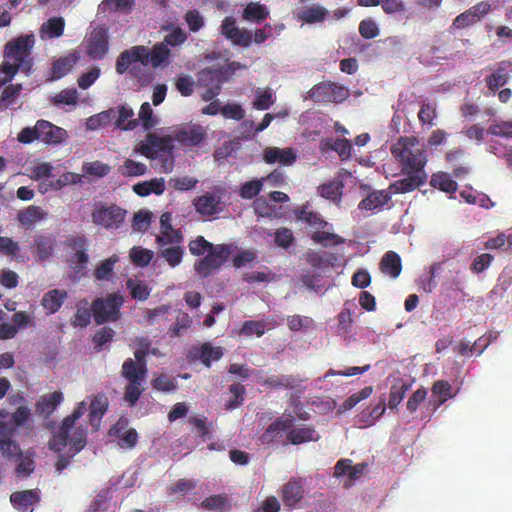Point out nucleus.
I'll use <instances>...</instances> for the list:
<instances>
[{
  "mask_svg": "<svg viewBox=\"0 0 512 512\" xmlns=\"http://www.w3.org/2000/svg\"><path fill=\"white\" fill-rule=\"evenodd\" d=\"M187 40V34L180 27H174L173 31L165 36L162 42L155 43L152 48L145 45H134L125 49L116 59V73L125 74L127 71L142 85L152 80V74L143 72L135 62L143 66L151 65L152 68L164 67L171 63V49L169 46H178Z\"/></svg>",
  "mask_w": 512,
  "mask_h": 512,
  "instance_id": "nucleus-1",
  "label": "nucleus"
},
{
  "mask_svg": "<svg viewBox=\"0 0 512 512\" xmlns=\"http://www.w3.org/2000/svg\"><path fill=\"white\" fill-rule=\"evenodd\" d=\"M391 153L398 162L401 173L406 176L390 184L392 193H410L427 182L425 166L428 155L416 137L401 136L392 144Z\"/></svg>",
  "mask_w": 512,
  "mask_h": 512,
  "instance_id": "nucleus-2",
  "label": "nucleus"
},
{
  "mask_svg": "<svg viewBox=\"0 0 512 512\" xmlns=\"http://www.w3.org/2000/svg\"><path fill=\"white\" fill-rule=\"evenodd\" d=\"M137 152L152 159L154 167L160 173H171L174 167L173 136L160 137L153 133L147 135L137 146Z\"/></svg>",
  "mask_w": 512,
  "mask_h": 512,
  "instance_id": "nucleus-3",
  "label": "nucleus"
},
{
  "mask_svg": "<svg viewBox=\"0 0 512 512\" xmlns=\"http://www.w3.org/2000/svg\"><path fill=\"white\" fill-rule=\"evenodd\" d=\"M86 412V404L80 402L70 415L62 420V425L53 435L49 448L55 446H71L72 448H84L86 445L87 430L77 422Z\"/></svg>",
  "mask_w": 512,
  "mask_h": 512,
  "instance_id": "nucleus-4",
  "label": "nucleus"
},
{
  "mask_svg": "<svg viewBox=\"0 0 512 512\" xmlns=\"http://www.w3.org/2000/svg\"><path fill=\"white\" fill-rule=\"evenodd\" d=\"M220 33L235 46L249 47L253 42L257 45L263 44L272 36V25L265 23L252 33L247 28H240L233 17H226L221 26Z\"/></svg>",
  "mask_w": 512,
  "mask_h": 512,
  "instance_id": "nucleus-5",
  "label": "nucleus"
},
{
  "mask_svg": "<svg viewBox=\"0 0 512 512\" xmlns=\"http://www.w3.org/2000/svg\"><path fill=\"white\" fill-rule=\"evenodd\" d=\"M35 42V36L28 34L12 39L4 45V57L17 62L25 75H30L32 71V50Z\"/></svg>",
  "mask_w": 512,
  "mask_h": 512,
  "instance_id": "nucleus-6",
  "label": "nucleus"
},
{
  "mask_svg": "<svg viewBox=\"0 0 512 512\" xmlns=\"http://www.w3.org/2000/svg\"><path fill=\"white\" fill-rule=\"evenodd\" d=\"M123 303V296L117 293H109L105 297L96 298L91 305L96 324L104 325L106 322L117 321L121 316L120 309Z\"/></svg>",
  "mask_w": 512,
  "mask_h": 512,
  "instance_id": "nucleus-7",
  "label": "nucleus"
},
{
  "mask_svg": "<svg viewBox=\"0 0 512 512\" xmlns=\"http://www.w3.org/2000/svg\"><path fill=\"white\" fill-rule=\"evenodd\" d=\"M9 413L6 410L0 411V448H18L12 437L15 429L22 427L30 417V410L20 406L10 417V425L7 423Z\"/></svg>",
  "mask_w": 512,
  "mask_h": 512,
  "instance_id": "nucleus-8",
  "label": "nucleus"
},
{
  "mask_svg": "<svg viewBox=\"0 0 512 512\" xmlns=\"http://www.w3.org/2000/svg\"><path fill=\"white\" fill-rule=\"evenodd\" d=\"M231 254V246L226 243L216 244L208 255L195 261L194 271L201 278H207L218 271Z\"/></svg>",
  "mask_w": 512,
  "mask_h": 512,
  "instance_id": "nucleus-9",
  "label": "nucleus"
},
{
  "mask_svg": "<svg viewBox=\"0 0 512 512\" xmlns=\"http://www.w3.org/2000/svg\"><path fill=\"white\" fill-rule=\"evenodd\" d=\"M349 96L348 87L332 81L319 82L308 92V98L318 103H340Z\"/></svg>",
  "mask_w": 512,
  "mask_h": 512,
  "instance_id": "nucleus-10",
  "label": "nucleus"
},
{
  "mask_svg": "<svg viewBox=\"0 0 512 512\" xmlns=\"http://www.w3.org/2000/svg\"><path fill=\"white\" fill-rule=\"evenodd\" d=\"M227 190L223 186H215L212 193L207 192L193 199V206L196 212L202 216H213L223 212V197Z\"/></svg>",
  "mask_w": 512,
  "mask_h": 512,
  "instance_id": "nucleus-11",
  "label": "nucleus"
},
{
  "mask_svg": "<svg viewBox=\"0 0 512 512\" xmlns=\"http://www.w3.org/2000/svg\"><path fill=\"white\" fill-rule=\"evenodd\" d=\"M126 211L116 204L99 203L92 212V220L95 224L105 229H117L125 220Z\"/></svg>",
  "mask_w": 512,
  "mask_h": 512,
  "instance_id": "nucleus-12",
  "label": "nucleus"
},
{
  "mask_svg": "<svg viewBox=\"0 0 512 512\" xmlns=\"http://www.w3.org/2000/svg\"><path fill=\"white\" fill-rule=\"evenodd\" d=\"M207 136L206 127L198 123L180 125L172 132L173 140L184 147L198 146L207 139Z\"/></svg>",
  "mask_w": 512,
  "mask_h": 512,
  "instance_id": "nucleus-13",
  "label": "nucleus"
},
{
  "mask_svg": "<svg viewBox=\"0 0 512 512\" xmlns=\"http://www.w3.org/2000/svg\"><path fill=\"white\" fill-rule=\"evenodd\" d=\"M109 49L107 29L98 27L93 30L87 40V55L92 59H102Z\"/></svg>",
  "mask_w": 512,
  "mask_h": 512,
  "instance_id": "nucleus-14",
  "label": "nucleus"
},
{
  "mask_svg": "<svg viewBox=\"0 0 512 512\" xmlns=\"http://www.w3.org/2000/svg\"><path fill=\"white\" fill-rule=\"evenodd\" d=\"M304 496V483L301 478H289L281 488V498L284 506L295 508Z\"/></svg>",
  "mask_w": 512,
  "mask_h": 512,
  "instance_id": "nucleus-15",
  "label": "nucleus"
},
{
  "mask_svg": "<svg viewBox=\"0 0 512 512\" xmlns=\"http://www.w3.org/2000/svg\"><path fill=\"white\" fill-rule=\"evenodd\" d=\"M37 129L39 131V140L47 144L62 143L67 137V132L64 128L47 120H38Z\"/></svg>",
  "mask_w": 512,
  "mask_h": 512,
  "instance_id": "nucleus-16",
  "label": "nucleus"
},
{
  "mask_svg": "<svg viewBox=\"0 0 512 512\" xmlns=\"http://www.w3.org/2000/svg\"><path fill=\"white\" fill-rule=\"evenodd\" d=\"M223 355L224 349L222 347H214L210 342H204L202 345L191 349L189 358L200 360L203 365L210 367L212 361L221 359Z\"/></svg>",
  "mask_w": 512,
  "mask_h": 512,
  "instance_id": "nucleus-17",
  "label": "nucleus"
},
{
  "mask_svg": "<svg viewBox=\"0 0 512 512\" xmlns=\"http://www.w3.org/2000/svg\"><path fill=\"white\" fill-rule=\"evenodd\" d=\"M512 63L508 60L496 64L491 74L485 77L484 81L489 91L495 93L500 87H503L509 80V71Z\"/></svg>",
  "mask_w": 512,
  "mask_h": 512,
  "instance_id": "nucleus-18",
  "label": "nucleus"
},
{
  "mask_svg": "<svg viewBox=\"0 0 512 512\" xmlns=\"http://www.w3.org/2000/svg\"><path fill=\"white\" fill-rule=\"evenodd\" d=\"M161 235L156 237V242L160 245L180 243L183 235L179 230H175L171 225V213L165 212L160 217Z\"/></svg>",
  "mask_w": 512,
  "mask_h": 512,
  "instance_id": "nucleus-19",
  "label": "nucleus"
},
{
  "mask_svg": "<svg viewBox=\"0 0 512 512\" xmlns=\"http://www.w3.org/2000/svg\"><path fill=\"white\" fill-rule=\"evenodd\" d=\"M294 424V417H278L272 422L261 436L262 444H270L276 438L282 436V432L288 431Z\"/></svg>",
  "mask_w": 512,
  "mask_h": 512,
  "instance_id": "nucleus-20",
  "label": "nucleus"
},
{
  "mask_svg": "<svg viewBox=\"0 0 512 512\" xmlns=\"http://www.w3.org/2000/svg\"><path fill=\"white\" fill-rule=\"evenodd\" d=\"M110 436L119 439L120 443L129 448L135 447L137 443V432L134 428L128 427V420L119 418L109 431Z\"/></svg>",
  "mask_w": 512,
  "mask_h": 512,
  "instance_id": "nucleus-21",
  "label": "nucleus"
},
{
  "mask_svg": "<svg viewBox=\"0 0 512 512\" xmlns=\"http://www.w3.org/2000/svg\"><path fill=\"white\" fill-rule=\"evenodd\" d=\"M390 188L388 190L374 191L358 203V209L364 211L381 210L392 198Z\"/></svg>",
  "mask_w": 512,
  "mask_h": 512,
  "instance_id": "nucleus-22",
  "label": "nucleus"
},
{
  "mask_svg": "<svg viewBox=\"0 0 512 512\" xmlns=\"http://www.w3.org/2000/svg\"><path fill=\"white\" fill-rule=\"evenodd\" d=\"M147 372V364L139 365L130 357L124 360L121 368V375L128 380V383L132 384H141L145 380Z\"/></svg>",
  "mask_w": 512,
  "mask_h": 512,
  "instance_id": "nucleus-23",
  "label": "nucleus"
},
{
  "mask_svg": "<svg viewBox=\"0 0 512 512\" xmlns=\"http://www.w3.org/2000/svg\"><path fill=\"white\" fill-rule=\"evenodd\" d=\"M221 70H201L199 73V82L206 83L209 80L217 81L214 85L209 86L202 94V99L206 102L215 100L214 98L220 94L221 91Z\"/></svg>",
  "mask_w": 512,
  "mask_h": 512,
  "instance_id": "nucleus-24",
  "label": "nucleus"
},
{
  "mask_svg": "<svg viewBox=\"0 0 512 512\" xmlns=\"http://www.w3.org/2000/svg\"><path fill=\"white\" fill-rule=\"evenodd\" d=\"M79 61L77 52L70 53L53 61L51 67V80H58L72 71V68Z\"/></svg>",
  "mask_w": 512,
  "mask_h": 512,
  "instance_id": "nucleus-25",
  "label": "nucleus"
},
{
  "mask_svg": "<svg viewBox=\"0 0 512 512\" xmlns=\"http://www.w3.org/2000/svg\"><path fill=\"white\" fill-rule=\"evenodd\" d=\"M319 434L312 427L301 425L292 427L287 433V441L292 445H301L307 442H317Z\"/></svg>",
  "mask_w": 512,
  "mask_h": 512,
  "instance_id": "nucleus-26",
  "label": "nucleus"
},
{
  "mask_svg": "<svg viewBox=\"0 0 512 512\" xmlns=\"http://www.w3.org/2000/svg\"><path fill=\"white\" fill-rule=\"evenodd\" d=\"M297 155L293 148H265L264 160L268 164L280 162L283 165H290L296 161Z\"/></svg>",
  "mask_w": 512,
  "mask_h": 512,
  "instance_id": "nucleus-27",
  "label": "nucleus"
},
{
  "mask_svg": "<svg viewBox=\"0 0 512 512\" xmlns=\"http://www.w3.org/2000/svg\"><path fill=\"white\" fill-rule=\"evenodd\" d=\"M114 124L120 131H132L138 125V119H134V111L127 105H118Z\"/></svg>",
  "mask_w": 512,
  "mask_h": 512,
  "instance_id": "nucleus-28",
  "label": "nucleus"
},
{
  "mask_svg": "<svg viewBox=\"0 0 512 512\" xmlns=\"http://www.w3.org/2000/svg\"><path fill=\"white\" fill-rule=\"evenodd\" d=\"M379 269L383 274L397 278L402 271L400 256L393 251L386 252L380 260Z\"/></svg>",
  "mask_w": 512,
  "mask_h": 512,
  "instance_id": "nucleus-29",
  "label": "nucleus"
},
{
  "mask_svg": "<svg viewBox=\"0 0 512 512\" xmlns=\"http://www.w3.org/2000/svg\"><path fill=\"white\" fill-rule=\"evenodd\" d=\"M166 186L163 178H154L149 181H143L134 184V193L141 197L149 196L154 193L155 195H162L165 192Z\"/></svg>",
  "mask_w": 512,
  "mask_h": 512,
  "instance_id": "nucleus-30",
  "label": "nucleus"
},
{
  "mask_svg": "<svg viewBox=\"0 0 512 512\" xmlns=\"http://www.w3.org/2000/svg\"><path fill=\"white\" fill-rule=\"evenodd\" d=\"M65 21L63 17H52L42 23L40 37L42 39H54L63 36Z\"/></svg>",
  "mask_w": 512,
  "mask_h": 512,
  "instance_id": "nucleus-31",
  "label": "nucleus"
},
{
  "mask_svg": "<svg viewBox=\"0 0 512 512\" xmlns=\"http://www.w3.org/2000/svg\"><path fill=\"white\" fill-rule=\"evenodd\" d=\"M56 238L52 234H42L34 238V248L40 260L48 259L54 250Z\"/></svg>",
  "mask_w": 512,
  "mask_h": 512,
  "instance_id": "nucleus-32",
  "label": "nucleus"
},
{
  "mask_svg": "<svg viewBox=\"0 0 512 512\" xmlns=\"http://www.w3.org/2000/svg\"><path fill=\"white\" fill-rule=\"evenodd\" d=\"M66 291L53 289L46 292L42 297V306L49 314L58 312L66 299Z\"/></svg>",
  "mask_w": 512,
  "mask_h": 512,
  "instance_id": "nucleus-33",
  "label": "nucleus"
},
{
  "mask_svg": "<svg viewBox=\"0 0 512 512\" xmlns=\"http://www.w3.org/2000/svg\"><path fill=\"white\" fill-rule=\"evenodd\" d=\"M109 403L103 394L96 395L90 404L89 421L94 428L99 427L101 417L106 413Z\"/></svg>",
  "mask_w": 512,
  "mask_h": 512,
  "instance_id": "nucleus-34",
  "label": "nucleus"
},
{
  "mask_svg": "<svg viewBox=\"0 0 512 512\" xmlns=\"http://www.w3.org/2000/svg\"><path fill=\"white\" fill-rule=\"evenodd\" d=\"M242 17L244 21L261 23L269 17V10L265 4L250 2L244 8Z\"/></svg>",
  "mask_w": 512,
  "mask_h": 512,
  "instance_id": "nucleus-35",
  "label": "nucleus"
},
{
  "mask_svg": "<svg viewBox=\"0 0 512 512\" xmlns=\"http://www.w3.org/2000/svg\"><path fill=\"white\" fill-rule=\"evenodd\" d=\"M351 463L350 460L338 461L335 467V475L341 476L348 474L350 482L360 479L368 465L366 463H360L352 466Z\"/></svg>",
  "mask_w": 512,
  "mask_h": 512,
  "instance_id": "nucleus-36",
  "label": "nucleus"
},
{
  "mask_svg": "<svg viewBox=\"0 0 512 512\" xmlns=\"http://www.w3.org/2000/svg\"><path fill=\"white\" fill-rule=\"evenodd\" d=\"M411 384L405 382L404 379L398 378L395 379L391 389L390 396L388 401V406L390 409H396L402 400L404 399L406 393L410 390Z\"/></svg>",
  "mask_w": 512,
  "mask_h": 512,
  "instance_id": "nucleus-37",
  "label": "nucleus"
},
{
  "mask_svg": "<svg viewBox=\"0 0 512 512\" xmlns=\"http://www.w3.org/2000/svg\"><path fill=\"white\" fill-rule=\"evenodd\" d=\"M116 117H117L116 108L111 107V108H108L106 111L100 112L96 115L89 117L86 120V127L90 131H96V129L105 127V126L109 125L110 123H112Z\"/></svg>",
  "mask_w": 512,
  "mask_h": 512,
  "instance_id": "nucleus-38",
  "label": "nucleus"
},
{
  "mask_svg": "<svg viewBox=\"0 0 512 512\" xmlns=\"http://www.w3.org/2000/svg\"><path fill=\"white\" fill-rule=\"evenodd\" d=\"M328 13L324 6L316 4L303 9L300 12L299 20L307 24L321 23L326 19Z\"/></svg>",
  "mask_w": 512,
  "mask_h": 512,
  "instance_id": "nucleus-39",
  "label": "nucleus"
},
{
  "mask_svg": "<svg viewBox=\"0 0 512 512\" xmlns=\"http://www.w3.org/2000/svg\"><path fill=\"white\" fill-rule=\"evenodd\" d=\"M430 185L434 189H438L440 191L446 193H455L457 191V183L454 181L447 173L439 172L435 173L430 178Z\"/></svg>",
  "mask_w": 512,
  "mask_h": 512,
  "instance_id": "nucleus-40",
  "label": "nucleus"
},
{
  "mask_svg": "<svg viewBox=\"0 0 512 512\" xmlns=\"http://www.w3.org/2000/svg\"><path fill=\"white\" fill-rule=\"evenodd\" d=\"M46 213L41 206H27L24 210L19 211L17 218L24 227H30L35 222L45 218Z\"/></svg>",
  "mask_w": 512,
  "mask_h": 512,
  "instance_id": "nucleus-41",
  "label": "nucleus"
},
{
  "mask_svg": "<svg viewBox=\"0 0 512 512\" xmlns=\"http://www.w3.org/2000/svg\"><path fill=\"white\" fill-rule=\"evenodd\" d=\"M10 502L14 507L26 508L39 502V495L34 490L16 491L10 495Z\"/></svg>",
  "mask_w": 512,
  "mask_h": 512,
  "instance_id": "nucleus-42",
  "label": "nucleus"
},
{
  "mask_svg": "<svg viewBox=\"0 0 512 512\" xmlns=\"http://www.w3.org/2000/svg\"><path fill=\"white\" fill-rule=\"evenodd\" d=\"M297 217L316 230H324L325 227H329V223L319 213L308 210L307 206L301 207Z\"/></svg>",
  "mask_w": 512,
  "mask_h": 512,
  "instance_id": "nucleus-43",
  "label": "nucleus"
},
{
  "mask_svg": "<svg viewBox=\"0 0 512 512\" xmlns=\"http://www.w3.org/2000/svg\"><path fill=\"white\" fill-rule=\"evenodd\" d=\"M126 287L130 291L131 297L139 301L147 300L151 293V289L146 282L135 278L127 279Z\"/></svg>",
  "mask_w": 512,
  "mask_h": 512,
  "instance_id": "nucleus-44",
  "label": "nucleus"
},
{
  "mask_svg": "<svg viewBox=\"0 0 512 512\" xmlns=\"http://www.w3.org/2000/svg\"><path fill=\"white\" fill-rule=\"evenodd\" d=\"M119 258L116 254L110 256L99 262L97 268L94 271V276L97 280L109 281L114 276V268Z\"/></svg>",
  "mask_w": 512,
  "mask_h": 512,
  "instance_id": "nucleus-45",
  "label": "nucleus"
},
{
  "mask_svg": "<svg viewBox=\"0 0 512 512\" xmlns=\"http://www.w3.org/2000/svg\"><path fill=\"white\" fill-rule=\"evenodd\" d=\"M63 400V393L60 391H55L48 395H44L37 401L36 409L41 413H51L53 412L58 405L61 404Z\"/></svg>",
  "mask_w": 512,
  "mask_h": 512,
  "instance_id": "nucleus-46",
  "label": "nucleus"
},
{
  "mask_svg": "<svg viewBox=\"0 0 512 512\" xmlns=\"http://www.w3.org/2000/svg\"><path fill=\"white\" fill-rule=\"evenodd\" d=\"M29 452V450H27ZM34 453L24 454L23 450H18L16 461L18 462L15 472L19 477H26L30 475L35 469V462L33 460Z\"/></svg>",
  "mask_w": 512,
  "mask_h": 512,
  "instance_id": "nucleus-47",
  "label": "nucleus"
},
{
  "mask_svg": "<svg viewBox=\"0 0 512 512\" xmlns=\"http://www.w3.org/2000/svg\"><path fill=\"white\" fill-rule=\"evenodd\" d=\"M352 304L345 302L343 309L338 313V333L347 334L353 326V312L351 309Z\"/></svg>",
  "mask_w": 512,
  "mask_h": 512,
  "instance_id": "nucleus-48",
  "label": "nucleus"
},
{
  "mask_svg": "<svg viewBox=\"0 0 512 512\" xmlns=\"http://www.w3.org/2000/svg\"><path fill=\"white\" fill-rule=\"evenodd\" d=\"M81 171L84 175L94 176V177H104L108 175L111 171V166L97 161L84 162L81 167Z\"/></svg>",
  "mask_w": 512,
  "mask_h": 512,
  "instance_id": "nucleus-49",
  "label": "nucleus"
},
{
  "mask_svg": "<svg viewBox=\"0 0 512 512\" xmlns=\"http://www.w3.org/2000/svg\"><path fill=\"white\" fill-rule=\"evenodd\" d=\"M176 244V246L165 248L160 252V257L172 268L177 267L182 262L185 254L184 249L179 246V243Z\"/></svg>",
  "mask_w": 512,
  "mask_h": 512,
  "instance_id": "nucleus-50",
  "label": "nucleus"
},
{
  "mask_svg": "<svg viewBox=\"0 0 512 512\" xmlns=\"http://www.w3.org/2000/svg\"><path fill=\"white\" fill-rule=\"evenodd\" d=\"M262 190H263L262 178L253 179V180L244 182L240 186L239 195L243 199L250 200V199L257 197L261 193Z\"/></svg>",
  "mask_w": 512,
  "mask_h": 512,
  "instance_id": "nucleus-51",
  "label": "nucleus"
},
{
  "mask_svg": "<svg viewBox=\"0 0 512 512\" xmlns=\"http://www.w3.org/2000/svg\"><path fill=\"white\" fill-rule=\"evenodd\" d=\"M342 190L343 184L341 181H330L319 186L320 195L332 201L340 199Z\"/></svg>",
  "mask_w": 512,
  "mask_h": 512,
  "instance_id": "nucleus-52",
  "label": "nucleus"
},
{
  "mask_svg": "<svg viewBox=\"0 0 512 512\" xmlns=\"http://www.w3.org/2000/svg\"><path fill=\"white\" fill-rule=\"evenodd\" d=\"M229 392L231 394V397L226 402V410H233L244 403L245 388L243 385L232 384L229 386Z\"/></svg>",
  "mask_w": 512,
  "mask_h": 512,
  "instance_id": "nucleus-53",
  "label": "nucleus"
},
{
  "mask_svg": "<svg viewBox=\"0 0 512 512\" xmlns=\"http://www.w3.org/2000/svg\"><path fill=\"white\" fill-rule=\"evenodd\" d=\"M130 259L137 267H147L153 259V251L134 247L130 251Z\"/></svg>",
  "mask_w": 512,
  "mask_h": 512,
  "instance_id": "nucleus-54",
  "label": "nucleus"
},
{
  "mask_svg": "<svg viewBox=\"0 0 512 512\" xmlns=\"http://www.w3.org/2000/svg\"><path fill=\"white\" fill-rule=\"evenodd\" d=\"M261 384L268 388H292L295 384V379L292 376H269L261 380Z\"/></svg>",
  "mask_w": 512,
  "mask_h": 512,
  "instance_id": "nucleus-55",
  "label": "nucleus"
},
{
  "mask_svg": "<svg viewBox=\"0 0 512 512\" xmlns=\"http://www.w3.org/2000/svg\"><path fill=\"white\" fill-rule=\"evenodd\" d=\"M240 335L261 337L265 334V321L263 320H246L239 332Z\"/></svg>",
  "mask_w": 512,
  "mask_h": 512,
  "instance_id": "nucleus-56",
  "label": "nucleus"
},
{
  "mask_svg": "<svg viewBox=\"0 0 512 512\" xmlns=\"http://www.w3.org/2000/svg\"><path fill=\"white\" fill-rule=\"evenodd\" d=\"M311 239L321 244L323 247H327L329 242H331L334 245L342 244L345 242V239L340 237L339 235L323 230H317L316 232H314L311 235Z\"/></svg>",
  "mask_w": 512,
  "mask_h": 512,
  "instance_id": "nucleus-57",
  "label": "nucleus"
},
{
  "mask_svg": "<svg viewBox=\"0 0 512 512\" xmlns=\"http://www.w3.org/2000/svg\"><path fill=\"white\" fill-rule=\"evenodd\" d=\"M274 241L278 247L288 249L295 241V237L292 230L282 226L274 232Z\"/></svg>",
  "mask_w": 512,
  "mask_h": 512,
  "instance_id": "nucleus-58",
  "label": "nucleus"
},
{
  "mask_svg": "<svg viewBox=\"0 0 512 512\" xmlns=\"http://www.w3.org/2000/svg\"><path fill=\"white\" fill-rule=\"evenodd\" d=\"M216 244L209 242L203 236H197L195 239L190 240L189 249L192 255L200 256L209 252Z\"/></svg>",
  "mask_w": 512,
  "mask_h": 512,
  "instance_id": "nucleus-59",
  "label": "nucleus"
},
{
  "mask_svg": "<svg viewBox=\"0 0 512 512\" xmlns=\"http://www.w3.org/2000/svg\"><path fill=\"white\" fill-rule=\"evenodd\" d=\"M115 336V331L110 327H102L92 337V341L97 350H101L104 345L110 343Z\"/></svg>",
  "mask_w": 512,
  "mask_h": 512,
  "instance_id": "nucleus-60",
  "label": "nucleus"
},
{
  "mask_svg": "<svg viewBox=\"0 0 512 512\" xmlns=\"http://www.w3.org/2000/svg\"><path fill=\"white\" fill-rule=\"evenodd\" d=\"M228 503L227 495L215 494L208 496L201 504L200 508L205 510H221L224 509Z\"/></svg>",
  "mask_w": 512,
  "mask_h": 512,
  "instance_id": "nucleus-61",
  "label": "nucleus"
},
{
  "mask_svg": "<svg viewBox=\"0 0 512 512\" xmlns=\"http://www.w3.org/2000/svg\"><path fill=\"white\" fill-rule=\"evenodd\" d=\"M489 134L512 139V121H501L491 124L488 127Z\"/></svg>",
  "mask_w": 512,
  "mask_h": 512,
  "instance_id": "nucleus-62",
  "label": "nucleus"
},
{
  "mask_svg": "<svg viewBox=\"0 0 512 512\" xmlns=\"http://www.w3.org/2000/svg\"><path fill=\"white\" fill-rule=\"evenodd\" d=\"M197 486V482L192 478H179L178 481L168 487V494L187 493Z\"/></svg>",
  "mask_w": 512,
  "mask_h": 512,
  "instance_id": "nucleus-63",
  "label": "nucleus"
},
{
  "mask_svg": "<svg viewBox=\"0 0 512 512\" xmlns=\"http://www.w3.org/2000/svg\"><path fill=\"white\" fill-rule=\"evenodd\" d=\"M273 104L274 98L271 90H257V94L253 102L254 108L259 109L260 111H265V109H268Z\"/></svg>",
  "mask_w": 512,
  "mask_h": 512,
  "instance_id": "nucleus-64",
  "label": "nucleus"
}]
</instances>
